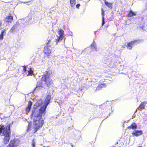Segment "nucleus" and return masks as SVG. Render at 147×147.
Returning <instances> with one entry per match:
<instances>
[{
    "mask_svg": "<svg viewBox=\"0 0 147 147\" xmlns=\"http://www.w3.org/2000/svg\"><path fill=\"white\" fill-rule=\"evenodd\" d=\"M51 98V96L50 95L47 96L44 101L45 105H43L39 109V112L37 113L36 112L35 109L42 105V101L40 100H38L34 105L35 110L32 113V115H34L33 126L34 133H36L39 128L42 127L44 123V121L42 117L43 115L45 114V110L47 106L50 102Z\"/></svg>",
    "mask_w": 147,
    "mask_h": 147,
    "instance_id": "f257e3e1",
    "label": "nucleus"
},
{
    "mask_svg": "<svg viewBox=\"0 0 147 147\" xmlns=\"http://www.w3.org/2000/svg\"><path fill=\"white\" fill-rule=\"evenodd\" d=\"M10 124H8L6 127H5L4 125H0V134L2 133L3 135L5 136L3 138V142L5 144H8L10 140Z\"/></svg>",
    "mask_w": 147,
    "mask_h": 147,
    "instance_id": "f03ea898",
    "label": "nucleus"
},
{
    "mask_svg": "<svg viewBox=\"0 0 147 147\" xmlns=\"http://www.w3.org/2000/svg\"><path fill=\"white\" fill-rule=\"evenodd\" d=\"M111 103V101H107L103 104H102V107H104L103 110H105L103 111L104 113H103L102 114V115L103 116L104 118V120L106 119L110 116L111 113L110 112V111L111 109V112H113L112 108L111 107L110 105V104Z\"/></svg>",
    "mask_w": 147,
    "mask_h": 147,
    "instance_id": "7ed1b4c3",
    "label": "nucleus"
},
{
    "mask_svg": "<svg viewBox=\"0 0 147 147\" xmlns=\"http://www.w3.org/2000/svg\"><path fill=\"white\" fill-rule=\"evenodd\" d=\"M53 44V42H51V40L50 39L47 42L46 45L44 47L43 51L45 54L47 56H50L51 51L49 48Z\"/></svg>",
    "mask_w": 147,
    "mask_h": 147,
    "instance_id": "20e7f679",
    "label": "nucleus"
},
{
    "mask_svg": "<svg viewBox=\"0 0 147 147\" xmlns=\"http://www.w3.org/2000/svg\"><path fill=\"white\" fill-rule=\"evenodd\" d=\"M50 78L49 74L48 72L45 71V73L42 75L41 80L45 81L47 86H48L51 84V82L49 80Z\"/></svg>",
    "mask_w": 147,
    "mask_h": 147,
    "instance_id": "39448f33",
    "label": "nucleus"
},
{
    "mask_svg": "<svg viewBox=\"0 0 147 147\" xmlns=\"http://www.w3.org/2000/svg\"><path fill=\"white\" fill-rule=\"evenodd\" d=\"M58 34L59 36L56 39V44H58V43L60 42L64 37V31L61 29H60L58 31Z\"/></svg>",
    "mask_w": 147,
    "mask_h": 147,
    "instance_id": "423d86ee",
    "label": "nucleus"
},
{
    "mask_svg": "<svg viewBox=\"0 0 147 147\" xmlns=\"http://www.w3.org/2000/svg\"><path fill=\"white\" fill-rule=\"evenodd\" d=\"M138 40L131 41L127 43L126 45L127 48L129 50H131L132 49V46L137 45L138 44Z\"/></svg>",
    "mask_w": 147,
    "mask_h": 147,
    "instance_id": "0eeeda50",
    "label": "nucleus"
},
{
    "mask_svg": "<svg viewBox=\"0 0 147 147\" xmlns=\"http://www.w3.org/2000/svg\"><path fill=\"white\" fill-rule=\"evenodd\" d=\"M132 134L133 135L137 137L142 135L143 134V132L141 130H134L132 132Z\"/></svg>",
    "mask_w": 147,
    "mask_h": 147,
    "instance_id": "6e6552de",
    "label": "nucleus"
},
{
    "mask_svg": "<svg viewBox=\"0 0 147 147\" xmlns=\"http://www.w3.org/2000/svg\"><path fill=\"white\" fill-rule=\"evenodd\" d=\"M107 20L105 19L104 18V12L103 9L102 8V27L105 24Z\"/></svg>",
    "mask_w": 147,
    "mask_h": 147,
    "instance_id": "1a4fd4ad",
    "label": "nucleus"
},
{
    "mask_svg": "<svg viewBox=\"0 0 147 147\" xmlns=\"http://www.w3.org/2000/svg\"><path fill=\"white\" fill-rule=\"evenodd\" d=\"M32 105V102L31 101H29L27 106L26 108V111L28 113H29L30 110L31 106Z\"/></svg>",
    "mask_w": 147,
    "mask_h": 147,
    "instance_id": "9d476101",
    "label": "nucleus"
},
{
    "mask_svg": "<svg viewBox=\"0 0 147 147\" xmlns=\"http://www.w3.org/2000/svg\"><path fill=\"white\" fill-rule=\"evenodd\" d=\"M5 21L9 23H11L13 20V16H7L5 18Z\"/></svg>",
    "mask_w": 147,
    "mask_h": 147,
    "instance_id": "9b49d317",
    "label": "nucleus"
},
{
    "mask_svg": "<svg viewBox=\"0 0 147 147\" xmlns=\"http://www.w3.org/2000/svg\"><path fill=\"white\" fill-rule=\"evenodd\" d=\"M137 126L136 124L135 123H132L131 125L129 126H128L127 128L129 129H137Z\"/></svg>",
    "mask_w": 147,
    "mask_h": 147,
    "instance_id": "f8f14e48",
    "label": "nucleus"
},
{
    "mask_svg": "<svg viewBox=\"0 0 147 147\" xmlns=\"http://www.w3.org/2000/svg\"><path fill=\"white\" fill-rule=\"evenodd\" d=\"M105 4L110 9H112L113 8V4L109 3L106 0H104Z\"/></svg>",
    "mask_w": 147,
    "mask_h": 147,
    "instance_id": "ddd939ff",
    "label": "nucleus"
},
{
    "mask_svg": "<svg viewBox=\"0 0 147 147\" xmlns=\"http://www.w3.org/2000/svg\"><path fill=\"white\" fill-rule=\"evenodd\" d=\"M136 15V14L132 10H130L129 11L127 15V16L129 17H131Z\"/></svg>",
    "mask_w": 147,
    "mask_h": 147,
    "instance_id": "4468645a",
    "label": "nucleus"
},
{
    "mask_svg": "<svg viewBox=\"0 0 147 147\" xmlns=\"http://www.w3.org/2000/svg\"><path fill=\"white\" fill-rule=\"evenodd\" d=\"M15 142L14 140H11L7 147H15Z\"/></svg>",
    "mask_w": 147,
    "mask_h": 147,
    "instance_id": "2eb2a0df",
    "label": "nucleus"
},
{
    "mask_svg": "<svg viewBox=\"0 0 147 147\" xmlns=\"http://www.w3.org/2000/svg\"><path fill=\"white\" fill-rule=\"evenodd\" d=\"M90 47L92 49H97L96 46V44L95 42L94 41L91 44Z\"/></svg>",
    "mask_w": 147,
    "mask_h": 147,
    "instance_id": "dca6fc26",
    "label": "nucleus"
},
{
    "mask_svg": "<svg viewBox=\"0 0 147 147\" xmlns=\"http://www.w3.org/2000/svg\"><path fill=\"white\" fill-rule=\"evenodd\" d=\"M70 3L71 7H74L76 3V0H69Z\"/></svg>",
    "mask_w": 147,
    "mask_h": 147,
    "instance_id": "f3484780",
    "label": "nucleus"
},
{
    "mask_svg": "<svg viewBox=\"0 0 147 147\" xmlns=\"http://www.w3.org/2000/svg\"><path fill=\"white\" fill-rule=\"evenodd\" d=\"M146 103L145 102H142L140 105L139 109L141 110L142 109H144V104H146Z\"/></svg>",
    "mask_w": 147,
    "mask_h": 147,
    "instance_id": "a211bd4d",
    "label": "nucleus"
},
{
    "mask_svg": "<svg viewBox=\"0 0 147 147\" xmlns=\"http://www.w3.org/2000/svg\"><path fill=\"white\" fill-rule=\"evenodd\" d=\"M28 125L27 127V131H29L31 129L32 127V123L31 121L28 122Z\"/></svg>",
    "mask_w": 147,
    "mask_h": 147,
    "instance_id": "6ab92c4d",
    "label": "nucleus"
},
{
    "mask_svg": "<svg viewBox=\"0 0 147 147\" xmlns=\"http://www.w3.org/2000/svg\"><path fill=\"white\" fill-rule=\"evenodd\" d=\"M33 74V71L32 70L31 67L29 68V70L28 71V74L27 76H32Z\"/></svg>",
    "mask_w": 147,
    "mask_h": 147,
    "instance_id": "aec40b11",
    "label": "nucleus"
},
{
    "mask_svg": "<svg viewBox=\"0 0 147 147\" xmlns=\"http://www.w3.org/2000/svg\"><path fill=\"white\" fill-rule=\"evenodd\" d=\"M111 62V59H109V58H108L106 61H105V63L107 64H108V63H110Z\"/></svg>",
    "mask_w": 147,
    "mask_h": 147,
    "instance_id": "412c9836",
    "label": "nucleus"
},
{
    "mask_svg": "<svg viewBox=\"0 0 147 147\" xmlns=\"http://www.w3.org/2000/svg\"><path fill=\"white\" fill-rule=\"evenodd\" d=\"M5 31H6L5 30H3L1 31V35L2 36H3L4 33H5Z\"/></svg>",
    "mask_w": 147,
    "mask_h": 147,
    "instance_id": "4be33fe9",
    "label": "nucleus"
},
{
    "mask_svg": "<svg viewBox=\"0 0 147 147\" xmlns=\"http://www.w3.org/2000/svg\"><path fill=\"white\" fill-rule=\"evenodd\" d=\"M23 68V70L24 72H25L26 71L27 67L26 66L24 65L22 66Z\"/></svg>",
    "mask_w": 147,
    "mask_h": 147,
    "instance_id": "5701e85b",
    "label": "nucleus"
},
{
    "mask_svg": "<svg viewBox=\"0 0 147 147\" xmlns=\"http://www.w3.org/2000/svg\"><path fill=\"white\" fill-rule=\"evenodd\" d=\"M107 87L106 84H105V83H103V84H102V88H105Z\"/></svg>",
    "mask_w": 147,
    "mask_h": 147,
    "instance_id": "b1692460",
    "label": "nucleus"
},
{
    "mask_svg": "<svg viewBox=\"0 0 147 147\" xmlns=\"http://www.w3.org/2000/svg\"><path fill=\"white\" fill-rule=\"evenodd\" d=\"M32 147H35V142L33 140H32Z\"/></svg>",
    "mask_w": 147,
    "mask_h": 147,
    "instance_id": "393cba45",
    "label": "nucleus"
},
{
    "mask_svg": "<svg viewBox=\"0 0 147 147\" xmlns=\"http://www.w3.org/2000/svg\"><path fill=\"white\" fill-rule=\"evenodd\" d=\"M3 38V36L1 34H0V40H2Z\"/></svg>",
    "mask_w": 147,
    "mask_h": 147,
    "instance_id": "a878e982",
    "label": "nucleus"
},
{
    "mask_svg": "<svg viewBox=\"0 0 147 147\" xmlns=\"http://www.w3.org/2000/svg\"><path fill=\"white\" fill-rule=\"evenodd\" d=\"M80 6V4H78L76 5V8L78 9L79 8Z\"/></svg>",
    "mask_w": 147,
    "mask_h": 147,
    "instance_id": "bb28decb",
    "label": "nucleus"
},
{
    "mask_svg": "<svg viewBox=\"0 0 147 147\" xmlns=\"http://www.w3.org/2000/svg\"><path fill=\"white\" fill-rule=\"evenodd\" d=\"M135 76L136 77V78H140V77H141V76L140 75H139V76H137V74H136V75H135Z\"/></svg>",
    "mask_w": 147,
    "mask_h": 147,
    "instance_id": "cd10ccee",
    "label": "nucleus"
},
{
    "mask_svg": "<svg viewBox=\"0 0 147 147\" xmlns=\"http://www.w3.org/2000/svg\"><path fill=\"white\" fill-rule=\"evenodd\" d=\"M109 25H106V26H105V29H107V28L108 27Z\"/></svg>",
    "mask_w": 147,
    "mask_h": 147,
    "instance_id": "c85d7f7f",
    "label": "nucleus"
},
{
    "mask_svg": "<svg viewBox=\"0 0 147 147\" xmlns=\"http://www.w3.org/2000/svg\"><path fill=\"white\" fill-rule=\"evenodd\" d=\"M2 25V23L1 22H0V26H1Z\"/></svg>",
    "mask_w": 147,
    "mask_h": 147,
    "instance_id": "c756f323",
    "label": "nucleus"
},
{
    "mask_svg": "<svg viewBox=\"0 0 147 147\" xmlns=\"http://www.w3.org/2000/svg\"><path fill=\"white\" fill-rule=\"evenodd\" d=\"M37 88V86L36 87V88L34 89V90H35L36 89V88Z\"/></svg>",
    "mask_w": 147,
    "mask_h": 147,
    "instance_id": "7c9ffc66",
    "label": "nucleus"
},
{
    "mask_svg": "<svg viewBox=\"0 0 147 147\" xmlns=\"http://www.w3.org/2000/svg\"><path fill=\"white\" fill-rule=\"evenodd\" d=\"M138 147H142L141 146H139Z\"/></svg>",
    "mask_w": 147,
    "mask_h": 147,
    "instance_id": "2f4dec72",
    "label": "nucleus"
},
{
    "mask_svg": "<svg viewBox=\"0 0 147 147\" xmlns=\"http://www.w3.org/2000/svg\"><path fill=\"white\" fill-rule=\"evenodd\" d=\"M71 146L72 147H73V146L72 145H71Z\"/></svg>",
    "mask_w": 147,
    "mask_h": 147,
    "instance_id": "473e14b6",
    "label": "nucleus"
}]
</instances>
